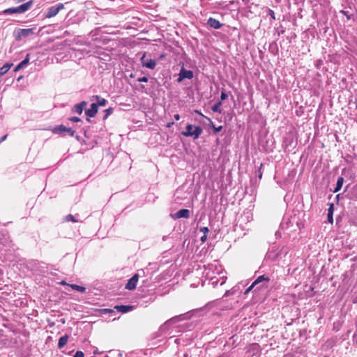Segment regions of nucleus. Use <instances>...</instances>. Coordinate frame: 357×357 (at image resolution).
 I'll return each mask as SVG.
<instances>
[{
	"mask_svg": "<svg viewBox=\"0 0 357 357\" xmlns=\"http://www.w3.org/2000/svg\"><path fill=\"white\" fill-rule=\"evenodd\" d=\"M33 4V1L30 0L23 4H21L20 6L17 7H13L9 8L7 9H5L3 10L2 13L4 15H10V14H15V13H24L25 12L28 11L31 6Z\"/></svg>",
	"mask_w": 357,
	"mask_h": 357,
	"instance_id": "1",
	"label": "nucleus"
},
{
	"mask_svg": "<svg viewBox=\"0 0 357 357\" xmlns=\"http://www.w3.org/2000/svg\"><path fill=\"white\" fill-rule=\"evenodd\" d=\"M202 131V128L200 126L188 124L185 127V130L183 131L181 134L185 137H192L194 139H196L200 136Z\"/></svg>",
	"mask_w": 357,
	"mask_h": 357,
	"instance_id": "2",
	"label": "nucleus"
},
{
	"mask_svg": "<svg viewBox=\"0 0 357 357\" xmlns=\"http://www.w3.org/2000/svg\"><path fill=\"white\" fill-rule=\"evenodd\" d=\"M35 28L18 29L13 33L16 40L20 41L24 38H28L35 33Z\"/></svg>",
	"mask_w": 357,
	"mask_h": 357,
	"instance_id": "3",
	"label": "nucleus"
},
{
	"mask_svg": "<svg viewBox=\"0 0 357 357\" xmlns=\"http://www.w3.org/2000/svg\"><path fill=\"white\" fill-rule=\"evenodd\" d=\"M64 8V5L61 3H59L54 6H51L48 8L45 17L47 18H51L56 16L59 12Z\"/></svg>",
	"mask_w": 357,
	"mask_h": 357,
	"instance_id": "4",
	"label": "nucleus"
},
{
	"mask_svg": "<svg viewBox=\"0 0 357 357\" xmlns=\"http://www.w3.org/2000/svg\"><path fill=\"white\" fill-rule=\"evenodd\" d=\"M194 73L190 70H186L183 66L181 68L178 73V77L177 82L181 83L183 79H191L193 78Z\"/></svg>",
	"mask_w": 357,
	"mask_h": 357,
	"instance_id": "5",
	"label": "nucleus"
},
{
	"mask_svg": "<svg viewBox=\"0 0 357 357\" xmlns=\"http://www.w3.org/2000/svg\"><path fill=\"white\" fill-rule=\"evenodd\" d=\"M140 61L143 67H146L149 69H154L156 66V61L153 59H146V53L144 52L140 58Z\"/></svg>",
	"mask_w": 357,
	"mask_h": 357,
	"instance_id": "6",
	"label": "nucleus"
},
{
	"mask_svg": "<svg viewBox=\"0 0 357 357\" xmlns=\"http://www.w3.org/2000/svg\"><path fill=\"white\" fill-rule=\"evenodd\" d=\"M54 132L58 134H65L68 133L70 136H73L75 134V131L71 128H68L63 125L59 126L54 129Z\"/></svg>",
	"mask_w": 357,
	"mask_h": 357,
	"instance_id": "7",
	"label": "nucleus"
},
{
	"mask_svg": "<svg viewBox=\"0 0 357 357\" xmlns=\"http://www.w3.org/2000/svg\"><path fill=\"white\" fill-rule=\"evenodd\" d=\"M139 279L138 274H135L126 284V289L129 290H133L136 288L137 283Z\"/></svg>",
	"mask_w": 357,
	"mask_h": 357,
	"instance_id": "8",
	"label": "nucleus"
},
{
	"mask_svg": "<svg viewBox=\"0 0 357 357\" xmlns=\"http://www.w3.org/2000/svg\"><path fill=\"white\" fill-rule=\"evenodd\" d=\"M264 281H269V278H268V277H265L264 275H260V276H259V277H258V278H257L254 281V282H253V283H252V284H251V285H250V287H248V288L245 291V293H244V294H247L248 292H250V291L252 289V288H253L255 285H257V284H259V283H261V282H264Z\"/></svg>",
	"mask_w": 357,
	"mask_h": 357,
	"instance_id": "9",
	"label": "nucleus"
},
{
	"mask_svg": "<svg viewBox=\"0 0 357 357\" xmlns=\"http://www.w3.org/2000/svg\"><path fill=\"white\" fill-rule=\"evenodd\" d=\"M87 105V102L86 101H82L81 102L76 104L73 108L72 109V112L73 113H76L78 114H81L83 110Z\"/></svg>",
	"mask_w": 357,
	"mask_h": 357,
	"instance_id": "10",
	"label": "nucleus"
},
{
	"mask_svg": "<svg viewBox=\"0 0 357 357\" xmlns=\"http://www.w3.org/2000/svg\"><path fill=\"white\" fill-rule=\"evenodd\" d=\"M98 112V104L92 103L90 108L85 111V114L89 117H94Z\"/></svg>",
	"mask_w": 357,
	"mask_h": 357,
	"instance_id": "11",
	"label": "nucleus"
},
{
	"mask_svg": "<svg viewBox=\"0 0 357 357\" xmlns=\"http://www.w3.org/2000/svg\"><path fill=\"white\" fill-rule=\"evenodd\" d=\"M114 309H116L118 312L121 313H126L130 311H132L134 309V306L132 305H116L114 307Z\"/></svg>",
	"mask_w": 357,
	"mask_h": 357,
	"instance_id": "12",
	"label": "nucleus"
},
{
	"mask_svg": "<svg viewBox=\"0 0 357 357\" xmlns=\"http://www.w3.org/2000/svg\"><path fill=\"white\" fill-rule=\"evenodd\" d=\"M208 25L213 29H218L222 26V24L217 20L210 17L207 22Z\"/></svg>",
	"mask_w": 357,
	"mask_h": 357,
	"instance_id": "13",
	"label": "nucleus"
},
{
	"mask_svg": "<svg viewBox=\"0 0 357 357\" xmlns=\"http://www.w3.org/2000/svg\"><path fill=\"white\" fill-rule=\"evenodd\" d=\"M29 56H30V54H27L25 59L22 61L14 69V71L15 72H17L19 71L20 70L22 69L23 68H24L25 66H26V65L29 63Z\"/></svg>",
	"mask_w": 357,
	"mask_h": 357,
	"instance_id": "14",
	"label": "nucleus"
},
{
	"mask_svg": "<svg viewBox=\"0 0 357 357\" xmlns=\"http://www.w3.org/2000/svg\"><path fill=\"white\" fill-rule=\"evenodd\" d=\"M177 218H188L190 217V211L188 209H181L176 213Z\"/></svg>",
	"mask_w": 357,
	"mask_h": 357,
	"instance_id": "15",
	"label": "nucleus"
},
{
	"mask_svg": "<svg viewBox=\"0 0 357 357\" xmlns=\"http://www.w3.org/2000/svg\"><path fill=\"white\" fill-rule=\"evenodd\" d=\"M92 100H96L97 102H95V104H98V106H105L107 101L103 98H101L100 96H93L92 97Z\"/></svg>",
	"mask_w": 357,
	"mask_h": 357,
	"instance_id": "16",
	"label": "nucleus"
},
{
	"mask_svg": "<svg viewBox=\"0 0 357 357\" xmlns=\"http://www.w3.org/2000/svg\"><path fill=\"white\" fill-rule=\"evenodd\" d=\"M68 340V335H63L61 337L58 342V348L62 349L66 344Z\"/></svg>",
	"mask_w": 357,
	"mask_h": 357,
	"instance_id": "17",
	"label": "nucleus"
},
{
	"mask_svg": "<svg viewBox=\"0 0 357 357\" xmlns=\"http://www.w3.org/2000/svg\"><path fill=\"white\" fill-rule=\"evenodd\" d=\"M13 65V64L11 63H6L2 67H1L0 73L1 74V75L6 74L10 69Z\"/></svg>",
	"mask_w": 357,
	"mask_h": 357,
	"instance_id": "18",
	"label": "nucleus"
},
{
	"mask_svg": "<svg viewBox=\"0 0 357 357\" xmlns=\"http://www.w3.org/2000/svg\"><path fill=\"white\" fill-rule=\"evenodd\" d=\"M343 183H344V178L343 177H339L337 178V183H336V186L333 190L334 192H337L338 191H340L342 187V185H343Z\"/></svg>",
	"mask_w": 357,
	"mask_h": 357,
	"instance_id": "19",
	"label": "nucleus"
},
{
	"mask_svg": "<svg viewBox=\"0 0 357 357\" xmlns=\"http://www.w3.org/2000/svg\"><path fill=\"white\" fill-rule=\"evenodd\" d=\"M333 204H331L330 205L329 208L328 209V214H327L328 221L331 223H333Z\"/></svg>",
	"mask_w": 357,
	"mask_h": 357,
	"instance_id": "20",
	"label": "nucleus"
},
{
	"mask_svg": "<svg viewBox=\"0 0 357 357\" xmlns=\"http://www.w3.org/2000/svg\"><path fill=\"white\" fill-rule=\"evenodd\" d=\"M222 105V102L219 101L216 104L212 106L211 109L213 112H218L219 114L222 113V109H220V106Z\"/></svg>",
	"mask_w": 357,
	"mask_h": 357,
	"instance_id": "21",
	"label": "nucleus"
},
{
	"mask_svg": "<svg viewBox=\"0 0 357 357\" xmlns=\"http://www.w3.org/2000/svg\"><path fill=\"white\" fill-rule=\"evenodd\" d=\"M70 286L73 289L76 290L79 292H82V293H84L86 291V288L82 286H79L77 284H70Z\"/></svg>",
	"mask_w": 357,
	"mask_h": 357,
	"instance_id": "22",
	"label": "nucleus"
},
{
	"mask_svg": "<svg viewBox=\"0 0 357 357\" xmlns=\"http://www.w3.org/2000/svg\"><path fill=\"white\" fill-rule=\"evenodd\" d=\"M65 220H66V222H69V221H72V222H78V220H76V219L75 218V217H74L73 215H71V214H69V215H66V216L65 217Z\"/></svg>",
	"mask_w": 357,
	"mask_h": 357,
	"instance_id": "23",
	"label": "nucleus"
},
{
	"mask_svg": "<svg viewBox=\"0 0 357 357\" xmlns=\"http://www.w3.org/2000/svg\"><path fill=\"white\" fill-rule=\"evenodd\" d=\"M113 112V109L112 107H109L105 110V115L103 116V119H107L110 114H112Z\"/></svg>",
	"mask_w": 357,
	"mask_h": 357,
	"instance_id": "24",
	"label": "nucleus"
},
{
	"mask_svg": "<svg viewBox=\"0 0 357 357\" xmlns=\"http://www.w3.org/2000/svg\"><path fill=\"white\" fill-rule=\"evenodd\" d=\"M199 231L204 234H207L209 231V229L207 227H203L199 229Z\"/></svg>",
	"mask_w": 357,
	"mask_h": 357,
	"instance_id": "25",
	"label": "nucleus"
},
{
	"mask_svg": "<svg viewBox=\"0 0 357 357\" xmlns=\"http://www.w3.org/2000/svg\"><path fill=\"white\" fill-rule=\"evenodd\" d=\"M148 80H149L148 77L146 76H144V77H139L137 79V81L139 82H147Z\"/></svg>",
	"mask_w": 357,
	"mask_h": 357,
	"instance_id": "26",
	"label": "nucleus"
},
{
	"mask_svg": "<svg viewBox=\"0 0 357 357\" xmlns=\"http://www.w3.org/2000/svg\"><path fill=\"white\" fill-rule=\"evenodd\" d=\"M74 357H84V354L81 351H77L74 355Z\"/></svg>",
	"mask_w": 357,
	"mask_h": 357,
	"instance_id": "27",
	"label": "nucleus"
},
{
	"mask_svg": "<svg viewBox=\"0 0 357 357\" xmlns=\"http://www.w3.org/2000/svg\"><path fill=\"white\" fill-rule=\"evenodd\" d=\"M227 96H228L227 94L225 92L222 91L221 93V96H220V99H221L220 101L222 102V100H225V99H227Z\"/></svg>",
	"mask_w": 357,
	"mask_h": 357,
	"instance_id": "28",
	"label": "nucleus"
},
{
	"mask_svg": "<svg viewBox=\"0 0 357 357\" xmlns=\"http://www.w3.org/2000/svg\"><path fill=\"white\" fill-rule=\"evenodd\" d=\"M268 15H270V17H271V19L273 20H275V13L273 10L269 9L268 10Z\"/></svg>",
	"mask_w": 357,
	"mask_h": 357,
	"instance_id": "29",
	"label": "nucleus"
},
{
	"mask_svg": "<svg viewBox=\"0 0 357 357\" xmlns=\"http://www.w3.org/2000/svg\"><path fill=\"white\" fill-rule=\"evenodd\" d=\"M70 121L73 122H79L81 121V119L79 117L73 116L69 119Z\"/></svg>",
	"mask_w": 357,
	"mask_h": 357,
	"instance_id": "30",
	"label": "nucleus"
},
{
	"mask_svg": "<svg viewBox=\"0 0 357 357\" xmlns=\"http://www.w3.org/2000/svg\"><path fill=\"white\" fill-rule=\"evenodd\" d=\"M206 238H207V234H204V235L201 237L200 240H201V241H202V243H204V242H205V241H206Z\"/></svg>",
	"mask_w": 357,
	"mask_h": 357,
	"instance_id": "31",
	"label": "nucleus"
},
{
	"mask_svg": "<svg viewBox=\"0 0 357 357\" xmlns=\"http://www.w3.org/2000/svg\"><path fill=\"white\" fill-rule=\"evenodd\" d=\"M113 352L116 354L118 357H123L122 354L119 351H113Z\"/></svg>",
	"mask_w": 357,
	"mask_h": 357,
	"instance_id": "32",
	"label": "nucleus"
},
{
	"mask_svg": "<svg viewBox=\"0 0 357 357\" xmlns=\"http://www.w3.org/2000/svg\"><path fill=\"white\" fill-rule=\"evenodd\" d=\"M174 118L175 120L178 121L180 119V116L178 114H174Z\"/></svg>",
	"mask_w": 357,
	"mask_h": 357,
	"instance_id": "33",
	"label": "nucleus"
},
{
	"mask_svg": "<svg viewBox=\"0 0 357 357\" xmlns=\"http://www.w3.org/2000/svg\"><path fill=\"white\" fill-rule=\"evenodd\" d=\"M7 138V135H5L4 136H3L1 137V139H0V143H1L2 142H3L4 140H6V139Z\"/></svg>",
	"mask_w": 357,
	"mask_h": 357,
	"instance_id": "34",
	"label": "nucleus"
},
{
	"mask_svg": "<svg viewBox=\"0 0 357 357\" xmlns=\"http://www.w3.org/2000/svg\"><path fill=\"white\" fill-rule=\"evenodd\" d=\"M222 126H219L218 128H215V130L216 132H220L222 130Z\"/></svg>",
	"mask_w": 357,
	"mask_h": 357,
	"instance_id": "35",
	"label": "nucleus"
},
{
	"mask_svg": "<svg viewBox=\"0 0 357 357\" xmlns=\"http://www.w3.org/2000/svg\"><path fill=\"white\" fill-rule=\"evenodd\" d=\"M229 294H230V291H227L225 292V296H228Z\"/></svg>",
	"mask_w": 357,
	"mask_h": 357,
	"instance_id": "36",
	"label": "nucleus"
},
{
	"mask_svg": "<svg viewBox=\"0 0 357 357\" xmlns=\"http://www.w3.org/2000/svg\"><path fill=\"white\" fill-rule=\"evenodd\" d=\"M104 310H105V311H107V312H113V310H111V309H105Z\"/></svg>",
	"mask_w": 357,
	"mask_h": 357,
	"instance_id": "37",
	"label": "nucleus"
},
{
	"mask_svg": "<svg viewBox=\"0 0 357 357\" xmlns=\"http://www.w3.org/2000/svg\"><path fill=\"white\" fill-rule=\"evenodd\" d=\"M172 321H173V319H172V320H169L168 321H167V322L165 323V324H170Z\"/></svg>",
	"mask_w": 357,
	"mask_h": 357,
	"instance_id": "38",
	"label": "nucleus"
},
{
	"mask_svg": "<svg viewBox=\"0 0 357 357\" xmlns=\"http://www.w3.org/2000/svg\"><path fill=\"white\" fill-rule=\"evenodd\" d=\"M61 284H63V285H66V282H64V281L61 282Z\"/></svg>",
	"mask_w": 357,
	"mask_h": 357,
	"instance_id": "39",
	"label": "nucleus"
},
{
	"mask_svg": "<svg viewBox=\"0 0 357 357\" xmlns=\"http://www.w3.org/2000/svg\"><path fill=\"white\" fill-rule=\"evenodd\" d=\"M93 354H99V352H98V351H93Z\"/></svg>",
	"mask_w": 357,
	"mask_h": 357,
	"instance_id": "40",
	"label": "nucleus"
},
{
	"mask_svg": "<svg viewBox=\"0 0 357 357\" xmlns=\"http://www.w3.org/2000/svg\"><path fill=\"white\" fill-rule=\"evenodd\" d=\"M131 77H134V75L132 74L130 75Z\"/></svg>",
	"mask_w": 357,
	"mask_h": 357,
	"instance_id": "41",
	"label": "nucleus"
},
{
	"mask_svg": "<svg viewBox=\"0 0 357 357\" xmlns=\"http://www.w3.org/2000/svg\"><path fill=\"white\" fill-rule=\"evenodd\" d=\"M172 124H173V123H172ZM171 126V123H169L168 124V126L169 127Z\"/></svg>",
	"mask_w": 357,
	"mask_h": 357,
	"instance_id": "42",
	"label": "nucleus"
},
{
	"mask_svg": "<svg viewBox=\"0 0 357 357\" xmlns=\"http://www.w3.org/2000/svg\"><path fill=\"white\" fill-rule=\"evenodd\" d=\"M1 76H2V75H1V74L0 73V77H1Z\"/></svg>",
	"mask_w": 357,
	"mask_h": 357,
	"instance_id": "43",
	"label": "nucleus"
}]
</instances>
